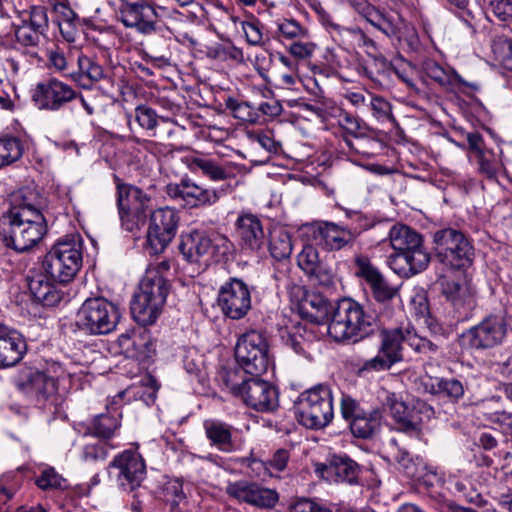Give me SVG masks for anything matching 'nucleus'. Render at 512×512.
I'll list each match as a JSON object with an SVG mask.
<instances>
[{
  "instance_id": "obj_28",
  "label": "nucleus",
  "mask_w": 512,
  "mask_h": 512,
  "mask_svg": "<svg viewBox=\"0 0 512 512\" xmlns=\"http://www.w3.org/2000/svg\"><path fill=\"white\" fill-rule=\"evenodd\" d=\"M82 320H120L121 309L117 303L103 296L87 298L78 310Z\"/></svg>"
},
{
  "instance_id": "obj_42",
  "label": "nucleus",
  "mask_w": 512,
  "mask_h": 512,
  "mask_svg": "<svg viewBox=\"0 0 512 512\" xmlns=\"http://www.w3.org/2000/svg\"><path fill=\"white\" fill-rule=\"evenodd\" d=\"M192 164L195 168L199 169L203 175L214 181L226 180L231 176V170L228 167L220 165L212 159L195 158Z\"/></svg>"
},
{
  "instance_id": "obj_49",
  "label": "nucleus",
  "mask_w": 512,
  "mask_h": 512,
  "mask_svg": "<svg viewBox=\"0 0 512 512\" xmlns=\"http://www.w3.org/2000/svg\"><path fill=\"white\" fill-rule=\"evenodd\" d=\"M27 21V26L31 30L35 32H40L41 35H44L49 28V20L47 9L41 5H33L29 10V18Z\"/></svg>"
},
{
  "instance_id": "obj_16",
  "label": "nucleus",
  "mask_w": 512,
  "mask_h": 512,
  "mask_svg": "<svg viewBox=\"0 0 512 512\" xmlns=\"http://www.w3.org/2000/svg\"><path fill=\"white\" fill-rule=\"evenodd\" d=\"M225 493L239 503H244L260 510L274 509L279 502V493L276 489L245 479L228 482L225 487Z\"/></svg>"
},
{
  "instance_id": "obj_58",
  "label": "nucleus",
  "mask_w": 512,
  "mask_h": 512,
  "mask_svg": "<svg viewBox=\"0 0 512 512\" xmlns=\"http://www.w3.org/2000/svg\"><path fill=\"white\" fill-rule=\"evenodd\" d=\"M489 10L501 22L512 21V0H489Z\"/></svg>"
},
{
  "instance_id": "obj_5",
  "label": "nucleus",
  "mask_w": 512,
  "mask_h": 512,
  "mask_svg": "<svg viewBox=\"0 0 512 512\" xmlns=\"http://www.w3.org/2000/svg\"><path fill=\"white\" fill-rule=\"evenodd\" d=\"M221 378L229 392L248 407L259 412H271L278 407V391L270 382L252 375L244 378L237 369L224 370Z\"/></svg>"
},
{
  "instance_id": "obj_47",
  "label": "nucleus",
  "mask_w": 512,
  "mask_h": 512,
  "mask_svg": "<svg viewBox=\"0 0 512 512\" xmlns=\"http://www.w3.org/2000/svg\"><path fill=\"white\" fill-rule=\"evenodd\" d=\"M35 484L41 490L65 489L67 486L66 480L53 467L42 470Z\"/></svg>"
},
{
  "instance_id": "obj_54",
  "label": "nucleus",
  "mask_w": 512,
  "mask_h": 512,
  "mask_svg": "<svg viewBox=\"0 0 512 512\" xmlns=\"http://www.w3.org/2000/svg\"><path fill=\"white\" fill-rule=\"evenodd\" d=\"M108 456V447L106 443L98 440L94 443H88L83 447L82 459L87 462H96L105 460Z\"/></svg>"
},
{
  "instance_id": "obj_52",
  "label": "nucleus",
  "mask_w": 512,
  "mask_h": 512,
  "mask_svg": "<svg viewBox=\"0 0 512 512\" xmlns=\"http://www.w3.org/2000/svg\"><path fill=\"white\" fill-rule=\"evenodd\" d=\"M320 261L318 250L312 245H305L297 256V264L305 274L314 271Z\"/></svg>"
},
{
  "instance_id": "obj_45",
  "label": "nucleus",
  "mask_w": 512,
  "mask_h": 512,
  "mask_svg": "<svg viewBox=\"0 0 512 512\" xmlns=\"http://www.w3.org/2000/svg\"><path fill=\"white\" fill-rule=\"evenodd\" d=\"M134 117L136 122L145 130L152 131V135L156 136V127L159 120L167 122L164 118L159 117L154 109L146 105H139L135 108Z\"/></svg>"
},
{
  "instance_id": "obj_55",
  "label": "nucleus",
  "mask_w": 512,
  "mask_h": 512,
  "mask_svg": "<svg viewBox=\"0 0 512 512\" xmlns=\"http://www.w3.org/2000/svg\"><path fill=\"white\" fill-rule=\"evenodd\" d=\"M278 31L287 39L305 38L308 35L307 29L294 19H284L278 24Z\"/></svg>"
},
{
  "instance_id": "obj_46",
  "label": "nucleus",
  "mask_w": 512,
  "mask_h": 512,
  "mask_svg": "<svg viewBox=\"0 0 512 512\" xmlns=\"http://www.w3.org/2000/svg\"><path fill=\"white\" fill-rule=\"evenodd\" d=\"M368 21L388 37L398 36L400 31V17L376 13L368 18Z\"/></svg>"
},
{
  "instance_id": "obj_23",
  "label": "nucleus",
  "mask_w": 512,
  "mask_h": 512,
  "mask_svg": "<svg viewBox=\"0 0 512 512\" xmlns=\"http://www.w3.org/2000/svg\"><path fill=\"white\" fill-rule=\"evenodd\" d=\"M506 331L505 322H479L463 334V340L472 348H490L502 341Z\"/></svg>"
},
{
  "instance_id": "obj_32",
  "label": "nucleus",
  "mask_w": 512,
  "mask_h": 512,
  "mask_svg": "<svg viewBox=\"0 0 512 512\" xmlns=\"http://www.w3.org/2000/svg\"><path fill=\"white\" fill-rule=\"evenodd\" d=\"M206 437L211 444L223 452H231L235 446L232 441L233 427L225 422L208 419L203 423Z\"/></svg>"
},
{
  "instance_id": "obj_21",
  "label": "nucleus",
  "mask_w": 512,
  "mask_h": 512,
  "mask_svg": "<svg viewBox=\"0 0 512 512\" xmlns=\"http://www.w3.org/2000/svg\"><path fill=\"white\" fill-rule=\"evenodd\" d=\"M166 192L171 198L180 199L190 207L213 204L219 199L215 190L205 189L187 178L178 184L167 185Z\"/></svg>"
},
{
  "instance_id": "obj_4",
  "label": "nucleus",
  "mask_w": 512,
  "mask_h": 512,
  "mask_svg": "<svg viewBox=\"0 0 512 512\" xmlns=\"http://www.w3.org/2000/svg\"><path fill=\"white\" fill-rule=\"evenodd\" d=\"M83 262V239L72 233L61 237L42 260V269L51 280L66 284L72 281Z\"/></svg>"
},
{
  "instance_id": "obj_35",
  "label": "nucleus",
  "mask_w": 512,
  "mask_h": 512,
  "mask_svg": "<svg viewBox=\"0 0 512 512\" xmlns=\"http://www.w3.org/2000/svg\"><path fill=\"white\" fill-rule=\"evenodd\" d=\"M118 322H70L63 324L60 330L63 334L71 331L76 338L92 335H105L114 331Z\"/></svg>"
},
{
  "instance_id": "obj_61",
  "label": "nucleus",
  "mask_w": 512,
  "mask_h": 512,
  "mask_svg": "<svg viewBox=\"0 0 512 512\" xmlns=\"http://www.w3.org/2000/svg\"><path fill=\"white\" fill-rule=\"evenodd\" d=\"M254 139L263 149L272 154L279 153L282 148L281 143L276 141L270 132L256 133Z\"/></svg>"
},
{
  "instance_id": "obj_13",
  "label": "nucleus",
  "mask_w": 512,
  "mask_h": 512,
  "mask_svg": "<svg viewBox=\"0 0 512 512\" xmlns=\"http://www.w3.org/2000/svg\"><path fill=\"white\" fill-rule=\"evenodd\" d=\"M118 20L126 27L142 35H151L160 30L158 9L163 7L147 0H120Z\"/></svg>"
},
{
  "instance_id": "obj_12",
  "label": "nucleus",
  "mask_w": 512,
  "mask_h": 512,
  "mask_svg": "<svg viewBox=\"0 0 512 512\" xmlns=\"http://www.w3.org/2000/svg\"><path fill=\"white\" fill-rule=\"evenodd\" d=\"M235 358L241 373L260 376L269 366L268 343L263 333L251 330L243 334L235 347Z\"/></svg>"
},
{
  "instance_id": "obj_34",
  "label": "nucleus",
  "mask_w": 512,
  "mask_h": 512,
  "mask_svg": "<svg viewBox=\"0 0 512 512\" xmlns=\"http://www.w3.org/2000/svg\"><path fill=\"white\" fill-rule=\"evenodd\" d=\"M391 457L400 465L405 474L411 478L420 477L419 467L414 463L409 451L404 446L402 438H391L387 443Z\"/></svg>"
},
{
  "instance_id": "obj_64",
  "label": "nucleus",
  "mask_w": 512,
  "mask_h": 512,
  "mask_svg": "<svg viewBox=\"0 0 512 512\" xmlns=\"http://www.w3.org/2000/svg\"><path fill=\"white\" fill-rule=\"evenodd\" d=\"M493 423L499 424L503 432L512 436V414L504 411L495 412L491 416Z\"/></svg>"
},
{
  "instance_id": "obj_40",
  "label": "nucleus",
  "mask_w": 512,
  "mask_h": 512,
  "mask_svg": "<svg viewBox=\"0 0 512 512\" xmlns=\"http://www.w3.org/2000/svg\"><path fill=\"white\" fill-rule=\"evenodd\" d=\"M292 241L290 234L284 229H276L270 234L269 251L271 256L278 261L288 259L292 253Z\"/></svg>"
},
{
  "instance_id": "obj_31",
  "label": "nucleus",
  "mask_w": 512,
  "mask_h": 512,
  "mask_svg": "<svg viewBox=\"0 0 512 512\" xmlns=\"http://www.w3.org/2000/svg\"><path fill=\"white\" fill-rule=\"evenodd\" d=\"M78 70L69 73L71 79L80 87L90 89L106 78L104 68L93 58L80 54L77 58Z\"/></svg>"
},
{
  "instance_id": "obj_20",
  "label": "nucleus",
  "mask_w": 512,
  "mask_h": 512,
  "mask_svg": "<svg viewBox=\"0 0 512 512\" xmlns=\"http://www.w3.org/2000/svg\"><path fill=\"white\" fill-rule=\"evenodd\" d=\"M319 332H326L336 342L353 343L365 338L371 333V322H305Z\"/></svg>"
},
{
  "instance_id": "obj_25",
  "label": "nucleus",
  "mask_w": 512,
  "mask_h": 512,
  "mask_svg": "<svg viewBox=\"0 0 512 512\" xmlns=\"http://www.w3.org/2000/svg\"><path fill=\"white\" fill-rule=\"evenodd\" d=\"M355 264L358 268L357 275L365 279L377 302L395 300L396 290L387 284L382 274L367 257H357Z\"/></svg>"
},
{
  "instance_id": "obj_19",
  "label": "nucleus",
  "mask_w": 512,
  "mask_h": 512,
  "mask_svg": "<svg viewBox=\"0 0 512 512\" xmlns=\"http://www.w3.org/2000/svg\"><path fill=\"white\" fill-rule=\"evenodd\" d=\"M218 305L223 314L231 320H240L251 309V295L248 286L238 278H230L218 293Z\"/></svg>"
},
{
  "instance_id": "obj_50",
  "label": "nucleus",
  "mask_w": 512,
  "mask_h": 512,
  "mask_svg": "<svg viewBox=\"0 0 512 512\" xmlns=\"http://www.w3.org/2000/svg\"><path fill=\"white\" fill-rule=\"evenodd\" d=\"M478 163V171L485 175L489 179H493L497 176L500 169V163L495 159V155L490 150L476 156Z\"/></svg>"
},
{
  "instance_id": "obj_1",
  "label": "nucleus",
  "mask_w": 512,
  "mask_h": 512,
  "mask_svg": "<svg viewBox=\"0 0 512 512\" xmlns=\"http://www.w3.org/2000/svg\"><path fill=\"white\" fill-rule=\"evenodd\" d=\"M41 197L30 188L14 193L11 206L2 217L0 235L6 247L27 252L47 233V222L41 212Z\"/></svg>"
},
{
  "instance_id": "obj_39",
  "label": "nucleus",
  "mask_w": 512,
  "mask_h": 512,
  "mask_svg": "<svg viewBox=\"0 0 512 512\" xmlns=\"http://www.w3.org/2000/svg\"><path fill=\"white\" fill-rule=\"evenodd\" d=\"M120 417V413H117L116 415L111 413L100 414L95 417L91 425L88 427L87 433L100 439H110L120 427Z\"/></svg>"
},
{
  "instance_id": "obj_53",
  "label": "nucleus",
  "mask_w": 512,
  "mask_h": 512,
  "mask_svg": "<svg viewBox=\"0 0 512 512\" xmlns=\"http://www.w3.org/2000/svg\"><path fill=\"white\" fill-rule=\"evenodd\" d=\"M306 275L311 281L323 287H330L334 284L332 269L322 261L316 264L314 271L308 272Z\"/></svg>"
},
{
  "instance_id": "obj_36",
  "label": "nucleus",
  "mask_w": 512,
  "mask_h": 512,
  "mask_svg": "<svg viewBox=\"0 0 512 512\" xmlns=\"http://www.w3.org/2000/svg\"><path fill=\"white\" fill-rule=\"evenodd\" d=\"M330 475L335 476V481L355 484L358 481L359 466L348 457H335L327 467Z\"/></svg>"
},
{
  "instance_id": "obj_14",
  "label": "nucleus",
  "mask_w": 512,
  "mask_h": 512,
  "mask_svg": "<svg viewBox=\"0 0 512 512\" xmlns=\"http://www.w3.org/2000/svg\"><path fill=\"white\" fill-rule=\"evenodd\" d=\"M412 336H416L413 328L408 326L405 331L402 328L393 330L383 329L381 331V346L378 354L367 360L363 366V371H383L390 369L395 363L402 361V345L404 342H410Z\"/></svg>"
},
{
  "instance_id": "obj_63",
  "label": "nucleus",
  "mask_w": 512,
  "mask_h": 512,
  "mask_svg": "<svg viewBox=\"0 0 512 512\" xmlns=\"http://www.w3.org/2000/svg\"><path fill=\"white\" fill-rule=\"evenodd\" d=\"M370 106L378 118H388L391 116V105L382 97H372Z\"/></svg>"
},
{
  "instance_id": "obj_24",
  "label": "nucleus",
  "mask_w": 512,
  "mask_h": 512,
  "mask_svg": "<svg viewBox=\"0 0 512 512\" xmlns=\"http://www.w3.org/2000/svg\"><path fill=\"white\" fill-rule=\"evenodd\" d=\"M362 226H349V224H336L323 222L318 232L325 246L330 250H340L346 246H352L357 237L363 232Z\"/></svg>"
},
{
  "instance_id": "obj_30",
  "label": "nucleus",
  "mask_w": 512,
  "mask_h": 512,
  "mask_svg": "<svg viewBox=\"0 0 512 512\" xmlns=\"http://www.w3.org/2000/svg\"><path fill=\"white\" fill-rule=\"evenodd\" d=\"M28 287L34 300L43 306L52 307L58 304L62 298L54 283L47 273H34L27 276Z\"/></svg>"
},
{
  "instance_id": "obj_3",
  "label": "nucleus",
  "mask_w": 512,
  "mask_h": 512,
  "mask_svg": "<svg viewBox=\"0 0 512 512\" xmlns=\"http://www.w3.org/2000/svg\"><path fill=\"white\" fill-rule=\"evenodd\" d=\"M170 269L168 261L149 267L130 303L133 320H156L164 307L169 291V283L163 272Z\"/></svg>"
},
{
  "instance_id": "obj_6",
  "label": "nucleus",
  "mask_w": 512,
  "mask_h": 512,
  "mask_svg": "<svg viewBox=\"0 0 512 512\" xmlns=\"http://www.w3.org/2000/svg\"><path fill=\"white\" fill-rule=\"evenodd\" d=\"M434 258L452 270L472 265L474 247L471 239L460 229L445 227L433 233Z\"/></svg>"
},
{
  "instance_id": "obj_26",
  "label": "nucleus",
  "mask_w": 512,
  "mask_h": 512,
  "mask_svg": "<svg viewBox=\"0 0 512 512\" xmlns=\"http://www.w3.org/2000/svg\"><path fill=\"white\" fill-rule=\"evenodd\" d=\"M26 351V343L21 333L0 322V367L18 363Z\"/></svg>"
},
{
  "instance_id": "obj_56",
  "label": "nucleus",
  "mask_w": 512,
  "mask_h": 512,
  "mask_svg": "<svg viewBox=\"0 0 512 512\" xmlns=\"http://www.w3.org/2000/svg\"><path fill=\"white\" fill-rule=\"evenodd\" d=\"M340 408L342 417L349 423L367 412L354 398L345 394L342 395Z\"/></svg>"
},
{
  "instance_id": "obj_27",
  "label": "nucleus",
  "mask_w": 512,
  "mask_h": 512,
  "mask_svg": "<svg viewBox=\"0 0 512 512\" xmlns=\"http://www.w3.org/2000/svg\"><path fill=\"white\" fill-rule=\"evenodd\" d=\"M121 346L129 347V343L135 350L134 356L139 360L151 358L155 353V344L151 339L150 332L145 324L137 322L132 328L127 329L118 338Z\"/></svg>"
},
{
  "instance_id": "obj_29",
  "label": "nucleus",
  "mask_w": 512,
  "mask_h": 512,
  "mask_svg": "<svg viewBox=\"0 0 512 512\" xmlns=\"http://www.w3.org/2000/svg\"><path fill=\"white\" fill-rule=\"evenodd\" d=\"M422 71L427 77L445 88H458L462 90L465 87L471 90L479 89L476 83L467 82L455 70H446L432 59H427L422 63Z\"/></svg>"
},
{
  "instance_id": "obj_38",
  "label": "nucleus",
  "mask_w": 512,
  "mask_h": 512,
  "mask_svg": "<svg viewBox=\"0 0 512 512\" xmlns=\"http://www.w3.org/2000/svg\"><path fill=\"white\" fill-rule=\"evenodd\" d=\"M426 387L431 394L446 397L451 401H458L465 392L463 383L456 378H435Z\"/></svg>"
},
{
  "instance_id": "obj_57",
  "label": "nucleus",
  "mask_w": 512,
  "mask_h": 512,
  "mask_svg": "<svg viewBox=\"0 0 512 512\" xmlns=\"http://www.w3.org/2000/svg\"><path fill=\"white\" fill-rule=\"evenodd\" d=\"M242 28L249 44L261 45L263 43V24L258 19L243 22Z\"/></svg>"
},
{
  "instance_id": "obj_7",
  "label": "nucleus",
  "mask_w": 512,
  "mask_h": 512,
  "mask_svg": "<svg viewBox=\"0 0 512 512\" xmlns=\"http://www.w3.org/2000/svg\"><path fill=\"white\" fill-rule=\"evenodd\" d=\"M299 423L308 429H322L334 417L333 394L329 385L318 384L302 392L295 403Z\"/></svg>"
},
{
  "instance_id": "obj_41",
  "label": "nucleus",
  "mask_w": 512,
  "mask_h": 512,
  "mask_svg": "<svg viewBox=\"0 0 512 512\" xmlns=\"http://www.w3.org/2000/svg\"><path fill=\"white\" fill-rule=\"evenodd\" d=\"M23 154L21 141L16 137H0V167L10 165Z\"/></svg>"
},
{
  "instance_id": "obj_51",
  "label": "nucleus",
  "mask_w": 512,
  "mask_h": 512,
  "mask_svg": "<svg viewBox=\"0 0 512 512\" xmlns=\"http://www.w3.org/2000/svg\"><path fill=\"white\" fill-rule=\"evenodd\" d=\"M338 123L347 133L353 137H360L363 135L362 130L365 128V123L357 116L341 110L338 115Z\"/></svg>"
},
{
  "instance_id": "obj_9",
  "label": "nucleus",
  "mask_w": 512,
  "mask_h": 512,
  "mask_svg": "<svg viewBox=\"0 0 512 512\" xmlns=\"http://www.w3.org/2000/svg\"><path fill=\"white\" fill-rule=\"evenodd\" d=\"M232 247L231 241L215 231L192 230L181 236L179 250L191 264L206 266L214 256H226Z\"/></svg>"
},
{
  "instance_id": "obj_33",
  "label": "nucleus",
  "mask_w": 512,
  "mask_h": 512,
  "mask_svg": "<svg viewBox=\"0 0 512 512\" xmlns=\"http://www.w3.org/2000/svg\"><path fill=\"white\" fill-rule=\"evenodd\" d=\"M359 71L374 83L385 86L393 75L395 67L383 55L379 54L370 55V61L361 66Z\"/></svg>"
},
{
  "instance_id": "obj_62",
  "label": "nucleus",
  "mask_w": 512,
  "mask_h": 512,
  "mask_svg": "<svg viewBox=\"0 0 512 512\" xmlns=\"http://www.w3.org/2000/svg\"><path fill=\"white\" fill-rule=\"evenodd\" d=\"M413 314L417 318L430 317V309L427 297L424 294H417L411 300Z\"/></svg>"
},
{
  "instance_id": "obj_43",
  "label": "nucleus",
  "mask_w": 512,
  "mask_h": 512,
  "mask_svg": "<svg viewBox=\"0 0 512 512\" xmlns=\"http://www.w3.org/2000/svg\"><path fill=\"white\" fill-rule=\"evenodd\" d=\"M389 412L396 421V423L398 424L399 431L410 436H414L417 438L420 437V427L418 426V424L414 423L413 421L407 418V406L402 400L396 403V405Z\"/></svg>"
},
{
  "instance_id": "obj_18",
  "label": "nucleus",
  "mask_w": 512,
  "mask_h": 512,
  "mask_svg": "<svg viewBox=\"0 0 512 512\" xmlns=\"http://www.w3.org/2000/svg\"><path fill=\"white\" fill-rule=\"evenodd\" d=\"M78 92L55 77L39 82L32 92V101L40 110L59 111L77 99Z\"/></svg>"
},
{
  "instance_id": "obj_2",
  "label": "nucleus",
  "mask_w": 512,
  "mask_h": 512,
  "mask_svg": "<svg viewBox=\"0 0 512 512\" xmlns=\"http://www.w3.org/2000/svg\"><path fill=\"white\" fill-rule=\"evenodd\" d=\"M389 241L394 252L388 257V264L395 273L410 277L428 267L431 255L420 233L407 225L395 224L389 231Z\"/></svg>"
},
{
  "instance_id": "obj_10",
  "label": "nucleus",
  "mask_w": 512,
  "mask_h": 512,
  "mask_svg": "<svg viewBox=\"0 0 512 512\" xmlns=\"http://www.w3.org/2000/svg\"><path fill=\"white\" fill-rule=\"evenodd\" d=\"M299 312L306 320H363L364 317H372L351 298H343L333 305L321 295L304 299L299 305Z\"/></svg>"
},
{
  "instance_id": "obj_22",
  "label": "nucleus",
  "mask_w": 512,
  "mask_h": 512,
  "mask_svg": "<svg viewBox=\"0 0 512 512\" xmlns=\"http://www.w3.org/2000/svg\"><path fill=\"white\" fill-rule=\"evenodd\" d=\"M236 235L245 251L258 252L265 245V233L261 220L253 214H243L236 220Z\"/></svg>"
},
{
  "instance_id": "obj_59",
  "label": "nucleus",
  "mask_w": 512,
  "mask_h": 512,
  "mask_svg": "<svg viewBox=\"0 0 512 512\" xmlns=\"http://www.w3.org/2000/svg\"><path fill=\"white\" fill-rule=\"evenodd\" d=\"M53 12L69 27L75 26V23L79 20L76 12L70 7L67 0L59 1L53 4Z\"/></svg>"
},
{
  "instance_id": "obj_60",
  "label": "nucleus",
  "mask_w": 512,
  "mask_h": 512,
  "mask_svg": "<svg viewBox=\"0 0 512 512\" xmlns=\"http://www.w3.org/2000/svg\"><path fill=\"white\" fill-rule=\"evenodd\" d=\"M40 32H35L27 26V21L23 20L22 25L16 30V38L18 42L25 46H35L39 42Z\"/></svg>"
},
{
  "instance_id": "obj_44",
  "label": "nucleus",
  "mask_w": 512,
  "mask_h": 512,
  "mask_svg": "<svg viewBox=\"0 0 512 512\" xmlns=\"http://www.w3.org/2000/svg\"><path fill=\"white\" fill-rule=\"evenodd\" d=\"M491 49L497 60L512 71V40L505 35H495L491 41Z\"/></svg>"
},
{
  "instance_id": "obj_11",
  "label": "nucleus",
  "mask_w": 512,
  "mask_h": 512,
  "mask_svg": "<svg viewBox=\"0 0 512 512\" xmlns=\"http://www.w3.org/2000/svg\"><path fill=\"white\" fill-rule=\"evenodd\" d=\"M117 207L122 227L129 232L141 230L151 210V197L137 186L117 184Z\"/></svg>"
},
{
  "instance_id": "obj_37",
  "label": "nucleus",
  "mask_w": 512,
  "mask_h": 512,
  "mask_svg": "<svg viewBox=\"0 0 512 512\" xmlns=\"http://www.w3.org/2000/svg\"><path fill=\"white\" fill-rule=\"evenodd\" d=\"M381 413L374 409L367 411L365 415L351 420L349 427L353 436L362 439L371 438L380 426Z\"/></svg>"
},
{
  "instance_id": "obj_15",
  "label": "nucleus",
  "mask_w": 512,
  "mask_h": 512,
  "mask_svg": "<svg viewBox=\"0 0 512 512\" xmlns=\"http://www.w3.org/2000/svg\"><path fill=\"white\" fill-rule=\"evenodd\" d=\"M149 224L146 232L147 248L151 254L162 253L175 238L180 216L170 207L158 208L148 213Z\"/></svg>"
},
{
  "instance_id": "obj_17",
  "label": "nucleus",
  "mask_w": 512,
  "mask_h": 512,
  "mask_svg": "<svg viewBox=\"0 0 512 512\" xmlns=\"http://www.w3.org/2000/svg\"><path fill=\"white\" fill-rule=\"evenodd\" d=\"M109 474L115 473L118 485L125 491L138 488L146 476L145 461L135 450H124L116 455L108 465Z\"/></svg>"
},
{
  "instance_id": "obj_48",
  "label": "nucleus",
  "mask_w": 512,
  "mask_h": 512,
  "mask_svg": "<svg viewBox=\"0 0 512 512\" xmlns=\"http://www.w3.org/2000/svg\"><path fill=\"white\" fill-rule=\"evenodd\" d=\"M162 497L164 502L170 506V510L175 511L179 503L185 499L182 482L178 479L166 482L162 489Z\"/></svg>"
},
{
  "instance_id": "obj_8",
  "label": "nucleus",
  "mask_w": 512,
  "mask_h": 512,
  "mask_svg": "<svg viewBox=\"0 0 512 512\" xmlns=\"http://www.w3.org/2000/svg\"><path fill=\"white\" fill-rule=\"evenodd\" d=\"M14 384L44 409L56 413L62 406L63 397L58 392L57 379L43 371L22 367L14 376Z\"/></svg>"
}]
</instances>
